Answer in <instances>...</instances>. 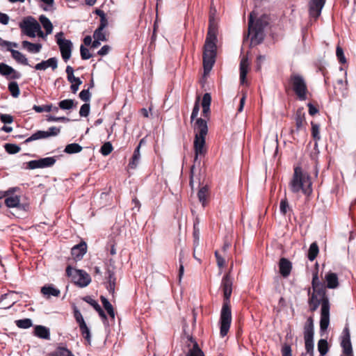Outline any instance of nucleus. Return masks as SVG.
<instances>
[{
  "instance_id": "f257e3e1",
  "label": "nucleus",
  "mask_w": 356,
  "mask_h": 356,
  "mask_svg": "<svg viewBox=\"0 0 356 356\" xmlns=\"http://www.w3.org/2000/svg\"><path fill=\"white\" fill-rule=\"evenodd\" d=\"M217 34L218 24L215 19L214 14L209 15L208 31L203 47L202 62L204 74L206 75L213 68L217 56Z\"/></svg>"
},
{
  "instance_id": "f03ea898",
  "label": "nucleus",
  "mask_w": 356,
  "mask_h": 356,
  "mask_svg": "<svg viewBox=\"0 0 356 356\" xmlns=\"http://www.w3.org/2000/svg\"><path fill=\"white\" fill-rule=\"evenodd\" d=\"M232 278L231 277L230 273H227L223 276L221 282L224 297L220 318V334L222 337L227 334L232 323V312L229 299L232 293Z\"/></svg>"
},
{
  "instance_id": "7ed1b4c3",
  "label": "nucleus",
  "mask_w": 356,
  "mask_h": 356,
  "mask_svg": "<svg viewBox=\"0 0 356 356\" xmlns=\"http://www.w3.org/2000/svg\"><path fill=\"white\" fill-rule=\"evenodd\" d=\"M289 186L292 193L302 192L307 197H309L313 192L311 177L300 166L294 168L293 175Z\"/></svg>"
},
{
  "instance_id": "20e7f679",
  "label": "nucleus",
  "mask_w": 356,
  "mask_h": 356,
  "mask_svg": "<svg viewBox=\"0 0 356 356\" xmlns=\"http://www.w3.org/2000/svg\"><path fill=\"white\" fill-rule=\"evenodd\" d=\"M256 13L252 11L248 18V35H251V44L258 45L264 39V29L269 24V17L264 14L255 21Z\"/></svg>"
},
{
  "instance_id": "39448f33",
  "label": "nucleus",
  "mask_w": 356,
  "mask_h": 356,
  "mask_svg": "<svg viewBox=\"0 0 356 356\" xmlns=\"http://www.w3.org/2000/svg\"><path fill=\"white\" fill-rule=\"evenodd\" d=\"M194 131L193 149L195 152L194 162H195L198 156H204L207 152L206 147V136L208 134L207 122L201 118H197L194 124Z\"/></svg>"
},
{
  "instance_id": "423d86ee",
  "label": "nucleus",
  "mask_w": 356,
  "mask_h": 356,
  "mask_svg": "<svg viewBox=\"0 0 356 356\" xmlns=\"http://www.w3.org/2000/svg\"><path fill=\"white\" fill-rule=\"evenodd\" d=\"M284 87L286 92L289 90H293L300 101H305L307 99L309 90L306 80L302 74L291 73Z\"/></svg>"
},
{
  "instance_id": "0eeeda50",
  "label": "nucleus",
  "mask_w": 356,
  "mask_h": 356,
  "mask_svg": "<svg viewBox=\"0 0 356 356\" xmlns=\"http://www.w3.org/2000/svg\"><path fill=\"white\" fill-rule=\"evenodd\" d=\"M68 277L71 282L79 287H86L91 282L90 275L85 270H79L68 264Z\"/></svg>"
},
{
  "instance_id": "6e6552de",
  "label": "nucleus",
  "mask_w": 356,
  "mask_h": 356,
  "mask_svg": "<svg viewBox=\"0 0 356 356\" xmlns=\"http://www.w3.org/2000/svg\"><path fill=\"white\" fill-rule=\"evenodd\" d=\"M19 26L22 31L31 38H35L36 33L43 37L40 24L32 17H28L20 23Z\"/></svg>"
},
{
  "instance_id": "1a4fd4ad",
  "label": "nucleus",
  "mask_w": 356,
  "mask_h": 356,
  "mask_svg": "<svg viewBox=\"0 0 356 356\" xmlns=\"http://www.w3.org/2000/svg\"><path fill=\"white\" fill-rule=\"evenodd\" d=\"M314 320L312 316L307 319L304 326L305 346L307 353L314 355Z\"/></svg>"
},
{
  "instance_id": "9d476101",
  "label": "nucleus",
  "mask_w": 356,
  "mask_h": 356,
  "mask_svg": "<svg viewBox=\"0 0 356 356\" xmlns=\"http://www.w3.org/2000/svg\"><path fill=\"white\" fill-rule=\"evenodd\" d=\"M341 346L342 353L341 356H354L352 343L350 341V332L348 325L344 327L341 336Z\"/></svg>"
},
{
  "instance_id": "9b49d317",
  "label": "nucleus",
  "mask_w": 356,
  "mask_h": 356,
  "mask_svg": "<svg viewBox=\"0 0 356 356\" xmlns=\"http://www.w3.org/2000/svg\"><path fill=\"white\" fill-rule=\"evenodd\" d=\"M87 252V243L81 241L79 244L71 248V257H68V264L81 261Z\"/></svg>"
},
{
  "instance_id": "f8f14e48",
  "label": "nucleus",
  "mask_w": 356,
  "mask_h": 356,
  "mask_svg": "<svg viewBox=\"0 0 356 356\" xmlns=\"http://www.w3.org/2000/svg\"><path fill=\"white\" fill-rule=\"evenodd\" d=\"M60 132V129L55 127H50L49 131H38L30 137L26 138L24 141L25 143H30L33 140L47 138L49 136H56Z\"/></svg>"
},
{
  "instance_id": "ddd939ff",
  "label": "nucleus",
  "mask_w": 356,
  "mask_h": 356,
  "mask_svg": "<svg viewBox=\"0 0 356 356\" xmlns=\"http://www.w3.org/2000/svg\"><path fill=\"white\" fill-rule=\"evenodd\" d=\"M55 162L56 159L54 157H46L38 160H33L28 163V168L33 170L47 168L53 165Z\"/></svg>"
},
{
  "instance_id": "4468645a",
  "label": "nucleus",
  "mask_w": 356,
  "mask_h": 356,
  "mask_svg": "<svg viewBox=\"0 0 356 356\" xmlns=\"http://www.w3.org/2000/svg\"><path fill=\"white\" fill-rule=\"evenodd\" d=\"M325 3V0H310L309 3V13L311 17L316 19L321 13Z\"/></svg>"
},
{
  "instance_id": "2eb2a0df",
  "label": "nucleus",
  "mask_w": 356,
  "mask_h": 356,
  "mask_svg": "<svg viewBox=\"0 0 356 356\" xmlns=\"http://www.w3.org/2000/svg\"><path fill=\"white\" fill-rule=\"evenodd\" d=\"M106 273L107 280L106 288L110 293L113 295L115 293V288L116 284V277L115 275V272L113 270L111 269L110 268H108L106 269Z\"/></svg>"
},
{
  "instance_id": "dca6fc26",
  "label": "nucleus",
  "mask_w": 356,
  "mask_h": 356,
  "mask_svg": "<svg viewBox=\"0 0 356 356\" xmlns=\"http://www.w3.org/2000/svg\"><path fill=\"white\" fill-rule=\"evenodd\" d=\"M294 120L296 122V131H299L307 124L305 120V113L303 108H298L295 113Z\"/></svg>"
},
{
  "instance_id": "f3484780",
  "label": "nucleus",
  "mask_w": 356,
  "mask_h": 356,
  "mask_svg": "<svg viewBox=\"0 0 356 356\" xmlns=\"http://www.w3.org/2000/svg\"><path fill=\"white\" fill-rule=\"evenodd\" d=\"M279 268L282 276L284 277H287L291 273L292 269V264L289 259L282 257L280 259L279 261Z\"/></svg>"
},
{
  "instance_id": "a211bd4d",
  "label": "nucleus",
  "mask_w": 356,
  "mask_h": 356,
  "mask_svg": "<svg viewBox=\"0 0 356 356\" xmlns=\"http://www.w3.org/2000/svg\"><path fill=\"white\" fill-rule=\"evenodd\" d=\"M249 70V62L247 56H243L240 62V81L244 83Z\"/></svg>"
},
{
  "instance_id": "6ab92c4d",
  "label": "nucleus",
  "mask_w": 356,
  "mask_h": 356,
  "mask_svg": "<svg viewBox=\"0 0 356 356\" xmlns=\"http://www.w3.org/2000/svg\"><path fill=\"white\" fill-rule=\"evenodd\" d=\"M68 81L72 83L71 90L73 93H76L79 89V86L82 83L79 78L74 76L73 68L68 66Z\"/></svg>"
},
{
  "instance_id": "aec40b11",
  "label": "nucleus",
  "mask_w": 356,
  "mask_h": 356,
  "mask_svg": "<svg viewBox=\"0 0 356 356\" xmlns=\"http://www.w3.org/2000/svg\"><path fill=\"white\" fill-rule=\"evenodd\" d=\"M57 59L56 58H50L47 60H43L40 63H38L35 66L36 70H45L48 67H51L52 70H55L57 67Z\"/></svg>"
},
{
  "instance_id": "412c9836",
  "label": "nucleus",
  "mask_w": 356,
  "mask_h": 356,
  "mask_svg": "<svg viewBox=\"0 0 356 356\" xmlns=\"http://www.w3.org/2000/svg\"><path fill=\"white\" fill-rule=\"evenodd\" d=\"M307 293L309 296L308 305L309 310L312 312H314L318 309L320 303H321V299H318L317 295L315 293H312L311 294L310 288L308 289Z\"/></svg>"
},
{
  "instance_id": "4be33fe9",
  "label": "nucleus",
  "mask_w": 356,
  "mask_h": 356,
  "mask_svg": "<svg viewBox=\"0 0 356 356\" xmlns=\"http://www.w3.org/2000/svg\"><path fill=\"white\" fill-rule=\"evenodd\" d=\"M326 286L328 289H336L339 286L337 275L332 272H328L325 276Z\"/></svg>"
},
{
  "instance_id": "5701e85b",
  "label": "nucleus",
  "mask_w": 356,
  "mask_h": 356,
  "mask_svg": "<svg viewBox=\"0 0 356 356\" xmlns=\"http://www.w3.org/2000/svg\"><path fill=\"white\" fill-rule=\"evenodd\" d=\"M41 293L46 298L49 299L51 296H59L60 291L59 289L54 287L52 285H47L41 288Z\"/></svg>"
},
{
  "instance_id": "b1692460",
  "label": "nucleus",
  "mask_w": 356,
  "mask_h": 356,
  "mask_svg": "<svg viewBox=\"0 0 356 356\" xmlns=\"http://www.w3.org/2000/svg\"><path fill=\"white\" fill-rule=\"evenodd\" d=\"M63 33L60 32L56 34V38L60 49L62 57L65 61H67V40L63 39Z\"/></svg>"
},
{
  "instance_id": "393cba45",
  "label": "nucleus",
  "mask_w": 356,
  "mask_h": 356,
  "mask_svg": "<svg viewBox=\"0 0 356 356\" xmlns=\"http://www.w3.org/2000/svg\"><path fill=\"white\" fill-rule=\"evenodd\" d=\"M83 300L86 301V302H88V304H90L95 309V310L96 312H97V313L99 314V316L102 318H103V319L107 318L105 312H104V310L102 309V307H100V305L98 304V302L96 300H93L90 296H86L83 298Z\"/></svg>"
},
{
  "instance_id": "a878e982",
  "label": "nucleus",
  "mask_w": 356,
  "mask_h": 356,
  "mask_svg": "<svg viewBox=\"0 0 356 356\" xmlns=\"http://www.w3.org/2000/svg\"><path fill=\"white\" fill-rule=\"evenodd\" d=\"M188 340L193 343V347L189 349L186 356H204L203 351L200 349L196 341L192 337H190Z\"/></svg>"
},
{
  "instance_id": "bb28decb",
  "label": "nucleus",
  "mask_w": 356,
  "mask_h": 356,
  "mask_svg": "<svg viewBox=\"0 0 356 356\" xmlns=\"http://www.w3.org/2000/svg\"><path fill=\"white\" fill-rule=\"evenodd\" d=\"M34 334L40 339H50L49 330L43 325H36L34 328Z\"/></svg>"
},
{
  "instance_id": "cd10ccee",
  "label": "nucleus",
  "mask_w": 356,
  "mask_h": 356,
  "mask_svg": "<svg viewBox=\"0 0 356 356\" xmlns=\"http://www.w3.org/2000/svg\"><path fill=\"white\" fill-rule=\"evenodd\" d=\"M140 149L136 147L134 151L133 155L129 159L128 166L131 169H136L139 163L140 159Z\"/></svg>"
},
{
  "instance_id": "c85d7f7f",
  "label": "nucleus",
  "mask_w": 356,
  "mask_h": 356,
  "mask_svg": "<svg viewBox=\"0 0 356 356\" xmlns=\"http://www.w3.org/2000/svg\"><path fill=\"white\" fill-rule=\"evenodd\" d=\"M8 50L11 52L13 58L18 63L28 65L29 62L26 56L22 54L20 51L13 49L11 48H8Z\"/></svg>"
},
{
  "instance_id": "c756f323",
  "label": "nucleus",
  "mask_w": 356,
  "mask_h": 356,
  "mask_svg": "<svg viewBox=\"0 0 356 356\" xmlns=\"http://www.w3.org/2000/svg\"><path fill=\"white\" fill-rule=\"evenodd\" d=\"M10 191L6 192V198L5 203L8 207H18L19 206L20 199L18 195H10L8 196V193Z\"/></svg>"
},
{
  "instance_id": "7c9ffc66",
  "label": "nucleus",
  "mask_w": 356,
  "mask_h": 356,
  "mask_svg": "<svg viewBox=\"0 0 356 356\" xmlns=\"http://www.w3.org/2000/svg\"><path fill=\"white\" fill-rule=\"evenodd\" d=\"M22 44L23 48L26 49L30 53H38L42 49V45L40 44L31 43L26 40L23 41Z\"/></svg>"
},
{
  "instance_id": "2f4dec72",
  "label": "nucleus",
  "mask_w": 356,
  "mask_h": 356,
  "mask_svg": "<svg viewBox=\"0 0 356 356\" xmlns=\"http://www.w3.org/2000/svg\"><path fill=\"white\" fill-rule=\"evenodd\" d=\"M209 196V188L207 186H202L197 193V197L202 206L204 207Z\"/></svg>"
},
{
  "instance_id": "473e14b6",
  "label": "nucleus",
  "mask_w": 356,
  "mask_h": 356,
  "mask_svg": "<svg viewBox=\"0 0 356 356\" xmlns=\"http://www.w3.org/2000/svg\"><path fill=\"white\" fill-rule=\"evenodd\" d=\"M79 330L81 332V334L82 337L84 338L86 343L87 344H90L91 343V334L90 331L88 327L87 326L86 323H82L81 325H79Z\"/></svg>"
},
{
  "instance_id": "72a5a7b5",
  "label": "nucleus",
  "mask_w": 356,
  "mask_h": 356,
  "mask_svg": "<svg viewBox=\"0 0 356 356\" xmlns=\"http://www.w3.org/2000/svg\"><path fill=\"white\" fill-rule=\"evenodd\" d=\"M319 252L318 245L316 242L312 243L309 248L307 257L309 260L314 261Z\"/></svg>"
},
{
  "instance_id": "f704fd0d",
  "label": "nucleus",
  "mask_w": 356,
  "mask_h": 356,
  "mask_svg": "<svg viewBox=\"0 0 356 356\" xmlns=\"http://www.w3.org/2000/svg\"><path fill=\"white\" fill-rule=\"evenodd\" d=\"M43 28L46 30V34H50L53 30V25L50 20L44 15H41L39 18Z\"/></svg>"
},
{
  "instance_id": "c9c22d12",
  "label": "nucleus",
  "mask_w": 356,
  "mask_h": 356,
  "mask_svg": "<svg viewBox=\"0 0 356 356\" xmlns=\"http://www.w3.org/2000/svg\"><path fill=\"white\" fill-rule=\"evenodd\" d=\"M311 126L312 137L316 142L315 145H317L318 141L321 140L320 125L314 122H311Z\"/></svg>"
},
{
  "instance_id": "e433bc0d",
  "label": "nucleus",
  "mask_w": 356,
  "mask_h": 356,
  "mask_svg": "<svg viewBox=\"0 0 356 356\" xmlns=\"http://www.w3.org/2000/svg\"><path fill=\"white\" fill-rule=\"evenodd\" d=\"M100 300L104 309L107 311L108 315L112 318H115L114 309L110 302L103 296H100Z\"/></svg>"
},
{
  "instance_id": "4c0bfd02",
  "label": "nucleus",
  "mask_w": 356,
  "mask_h": 356,
  "mask_svg": "<svg viewBox=\"0 0 356 356\" xmlns=\"http://www.w3.org/2000/svg\"><path fill=\"white\" fill-rule=\"evenodd\" d=\"M94 13H95L97 15H98L100 17V24L98 27H102V29H105L108 26V19L106 17V15L104 10L101 9H95L94 11Z\"/></svg>"
},
{
  "instance_id": "58836bf2",
  "label": "nucleus",
  "mask_w": 356,
  "mask_h": 356,
  "mask_svg": "<svg viewBox=\"0 0 356 356\" xmlns=\"http://www.w3.org/2000/svg\"><path fill=\"white\" fill-rule=\"evenodd\" d=\"M316 268L312 273V286L313 289H316V288L324 284L319 280L317 264H316Z\"/></svg>"
},
{
  "instance_id": "ea45409f",
  "label": "nucleus",
  "mask_w": 356,
  "mask_h": 356,
  "mask_svg": "<svg viewBox=\"0 0 356 356\" xmlns=\"http://www.w3.org/2000/svg\"><path fill=\"white\" fill-rule=\"evenodd\" d=\"M321 316H330V302L328 298L321 301Z\"/></svg>"
},
{
  "instance_id": "a19ab883",
  "label": "nucleus",
  "mask_w": 356,
  "mask_h": 356,
  "mask_svg": "<svg viewBox=\"0 0 356 356\" xmlns=\"http://www.w3.org/2000/svg\"><path fill=\"white\" fill-rule=\"evenodd\" d=\"M318 350L321 355H325L329 350L328 343L326 339H320L318 342Z\"/></svg>"
},
{
  "instance_id": "79ce46f5",
  "label": "nucleus",
  "mask_w": 356,
  "mask_h": 356,
  "mask_svg": "<svg viewBox=\"0 0 356 356\" xmlns=\"http://www.w3.org/2000/svg\"><path fill=\"white\" fill-rule=\"evenodd\" d=\"M280 213L283 215H286L287 212L291 211V207L289 206L288 200L286 197L280 201Z\"/></svg>"
},
{
  "instance_id": "37998d69",
  "label": "nucleus",
  "mask_w": 356,
  "mask_h": 356,
  "mask_svg": "<svg viewBox=\"0 0 356 356\" xmlns=\"http://www.w3.org/2000/svg\"><path fill=\"white\" fill-rule=\"evenodd\" d=\"M16 325L22 329H27L33 325L32 321L30 318H24L15 321Z\"/></svg>"
},
{
  "instance_id": "c03bdc74",
  "label": "nucleus",
  "mask_w": 356,
  "mask_h": 356,
  "mask_svg": "<svg viewBox=\"0 0 356 356\" xmlns=\"http://www.w3.org/2000/svg\"><path fill=\"white\" fill-rule=\"evenodd\" d=\"M13 72H15V70L5 64V63H0V74L3 75V76H9V75H11L13 74Z\"/></svg>"
},
{
  "instance_id": "a18cd8bd",
  "label": "nucleus",
  "mask_w": 356,
  "mask_h": 356,
  "mask_svg": "<svg viewBox=\"0 0 356 356\" xmlns=\"http://www.w3.org/2000/svg\"><path fill=\"white\" fill-rule=\"evenodd\" d=\"M8 90L14 97H17L19 95V88L17 82H10L8 85Z\"/></svg>"
},
{
  "instance_id": "49530a36",
  "label": "nucleus",
  "mask_w": 356,
  "mask_h": 356,
  "mask_svg": "<svg viewBox=\"0 0 356 356\" xmlns=\"http://www.w3.org/2000/svg\"><path fill=\"white\" fill-rule=\"evenodd\" d=\"M113 149V148L111 143L106 142L101 147L100 152L104 156H108L112 152Z\"/></svg>"
},
{
  "instance_id": "de8ad7c7",
  "label": "nucleus",
  "mask_w": 356,
  "mask_h": 356,
  "mask_svg": "<svg viewBox=\"0 0 356 356\" xmlns=\"http://www.w3.org/2000/svg\"><path fill=\"white\" fill-rule=\"evenodd\" d=\"M104 29L102 27H98L94 32L93 38L98 40L106 41V35L104 33Z\"/></svg>"
},
{
  "instance_id": "09e8293b",
  "label": "nucleus",
  "mask_w": 356,
  "mask_h": 356,
  "mask_svg": "<svg viewBox=\"0 0 356 356\" xmlns=\"http://www.w3.org/2000/svg\"><path fill=\"white\" fill-rule=\"evenodd\" d=\"M330 323V316H321L320 319V330L321 331H325Z\"/></svg>"
},
{
  "instance_id": "8fccbe9b",
  "label": "nucleus",
  "mask_w": 356,
  "mask_h": 356,
  "mask_svg": "<svg viewBox=\"0 0 356 356\" xmlns=\"http://www.w3.org/2000/svg\"><path fill=\"white\" fill-rule=\"evenodd\" d=\"M4 147L6 152L9 154H16L20 151V147L15 144L7 143Z\"/></svg>"
},
{
  "instance_id": "3c124183",
  "label": "nucleus",
  "mask_w": 356,
  "mask_h": 356,
  "mask_svg": "<svg viewBox=\"0 0 356 356\" xmlns=\"http://www.w3.org/2000/svg\"><path fill=\"white\" fill-rule=\"evenodd\" d=\"M336 55L340 63L344 64L346 63V58L344 56L343 50L339 45H337V47Z\"/></svg>"
},
{
  "instance_id": "603ef678",
  "label": "nucleus",
  "mask_w": 356,
  "mask_h": 356,
  "mask_svg": "<svg viewBox=\"0 0 356 356\" xmlns=\"http://www.w3.org/2000/svg\"><path fill=\"white\" fill-rule=\"evenodd\" d=\"M82 149V147L77 143L68 144V154L79 153Z\"/></svg>"
},
{
  "instance_id": "864d4df0",
  "label": "nucleus",
  "mask_w": 356,
  "mask_h": 356,
  "mask_svg": "<svg viewBox=\"0 0 356 356\" xmlns=\"http://www.w3.org/2000/svg\"><path fill=\"white\" fill-rule=\"evenodd\" d=\"M325 284L321 285V286H318L316 288V289H313L314 292L315 293L317 296H319L321 297V300H323L325 298H327L326 296V291H325Z\"/></svg>"
},
{
  "instance_id": "5fc2aeb1",
  "label": "nucleus",
  "mask_w": 356,
  "mask_h": 356,
  "mask_svg": "<svg viewBox=\"0 0 356 356\" xmlns=\"http://www.w3.org/2000/svg\"><path fill=\"white\" fill-rule=\"evenodd\" d=\"M80 53L83 60H88L92 56V54L90 53L89 49L83 44L81 45Z\"/></svg>"
},
{
  "instance_id": "6e6d98bb",
  "label": "nucleus",
  "mask_w": 356,
  "mask_h": 356,
  "mask_svg": "<svg viewBox=\"0 0 356 356\" xmlns=\"http://www.w3.org/2000/svg\"><path fill=\"white\" fill-rule=\"evenodd\" d=\"M51 356H67V348L58 346L51 354Z\"/></svg>"
},
{
  "instance_id": "4d7b16f0",
  "label": "nucleus",
  "mask_w": 356,
  "mask_h": 356,
  "mask_svg": "<svg viewBox=\"0 0 356 356\" xmlns=\"http://www.w3.org/2000/svg\"><path fill=\"white\" fill-rule=\"evenodd\" d=\"M200 97H197V100L195 102L192 113L191 115V121H193L197 116L199 111H200Z\"/></svg>"
},
{
  "instance_id": "13d9d810",
  "label": "nucleus",
  "mask_w": 356,
  "mask_h": 356,
  "mask_svg": "<svg viewBox=\"0 0 356 356\" xmlns=\"http://www.w3.org/2000/svg\"><path fill=\"white\" fill-rule=\"evenodd\" d=\"M33 108L37 113L49 112V111H52V106L51 105H44V106L34 105Z\"/></svg>"
},
{
  "instance_id": "bf43d9fd",
  "label": "nucleus",
  "mask_w": 356,
  "mask_h": 356,
  "mask_svg": "<svg viewBox=\"0 0 356 356\" xmlns=\"http://www.w3.org/2000/svg\"><path fill=\"white\" fill-rule=\"evenodd\" d=\"M90 104L88 103H86L83 104L81 106L80 111H79V115L81 117H87L89 115L90 113Z\"/></svg>"
},
{
  "instance_id": "052dcab7",
  "label": "nucleus",
  "mask_w": 356,
  "mask_h": 356,
  "mask_svg": "<svg viewBox=\"0 0 356 356\" xmlns=\"http://www.w3.org/2000/svg\"><path fill=\"white\" fill-rule=\"evenodd\" d=\"M74 316L76 319V321L79 324V325H81L82 323H85V321L83 319V317L79 309H77L76 307H74Z\"/></svg>"
},
{
  "instance_id": "680f3d73",
  "label": "nucleus",
  "mask_w": 356,
  "mask_h": 356,
  "mask_svg": "<svg viewBox=\"0 0 356 356\" xmlns=\"http://www.w3.org/2000/svg\"><path fill=\"white\" fill-rule=\"evenodd\" d=\"M211 102V97L209 93H205L203 95L202 100V107H210Z\"/></svg>"
},
{
  "instance_id": "e2e57ef3",
  "label": "nucleus",
  "mask_w": 356,
  "mask_h": 356,
  "mask_svg": "<svg viewBox=\"0 0 356 356\" xmlns=\"http://www.w3.org/2000/svg\"><path fill=\"white\" fill-rule=\"evenodd\" d=\"M215 257L216 259L217 265L220 268H223L225 266V259L220 254L218 251L215 252Z\"/></svg>"
},
{
  "instance_id": "0e129e2a",
  "label": "nucleus",
  "mask_w": 356,
  "mask_h": 356,
  "mask_svg": "<svg viewBox=\"0 0 356 356\" xmlns=\"http://www.w3.org/2000/svg\"><path fill=\"white\" fill-rule=\"evenodd\" d=\"M79 97L81 100H83V102H88L90 101V93L89 92L88 90H83L80 93H79Z\"/></svg>"
},
{
  "instance_id": "69168bd1",
  "label": "nucleus",
  "mask_w": 356,
  "mask_h": 356,
  "mask_svg": "<svg viewBox=\"0 0 356 356\" xmlns=\"http://www.w3.org/2000/svg\"><path fill=\"white\" fill-rule=\"evenodd\" d=\"M0 119L4 124H11L13 122V116L8 114H1Z\"/></svg>"
},
{
  "instance_id": "338daca9",
  "label": "nucleus",
  "mask_w": 356,
  "mask_h": 356,
  "mask_svg": "<svg viewBox=\"0 0 356 356\" xmlns=\"http://www.w3.org/2000/svg\"><path fill=\"white\" fill-rule=\"evenodd\" d=\"M282 356H292L291 346L288 344H284L282 348Z\"/></svg>"
},
{
  "instance_id": "774afa93",
  "label": "nucleus",
  "mask_w": 356,
  "mask_h": 356,
  "mask_svg": "<svg viewBox=\"0 0 356 356\" xmlns=\"http://www.w3.org/2000/svg\"><path fill=\"white\" fill-rule=\"evenodd\" d=\"M307 106L309 108V114L312 116L315 115L316 113H318V109L314 106L312 103H308Z\"/></svg>"
}]
</instances>
